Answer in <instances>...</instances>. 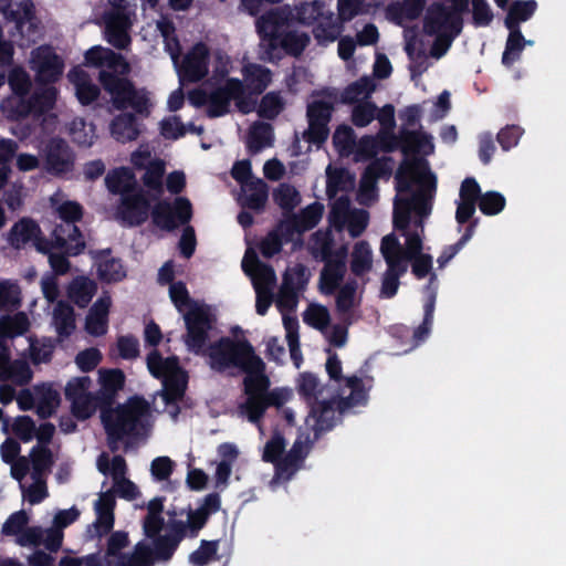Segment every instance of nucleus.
Returning a JSON list of instances; mask_svg holds the SVG:
<instances>
[{
  "mask_svg": "<svg viewBox=\"0 0 566 566\" xmlns=\"http://www.w3.org/2000/svg\"><path fill=\"white\" fill-rule=\"evenodd\" d=\"M148 408L145 399L135 397L115 408L112 406L99 409L111 450H116L114 444L125 437L138 434V428L143 427L142 419L147 415Z\"/></svg>",
  "mask_w": 566,
  "mask_h": 566,
  "instance_id": "f257e3e1",
  "label": "nucleus"
},
{
  "mask_svg": "<svg viewBox=\"0 0 566 566\" xmlns=\"http://www.w3.org/2000/svg\"><path fill=\"white\" fill-rule=\"evenodd\" d=\"M97 78L117 111L130 107L142 116L150 114V101L145 88L138 90L129 78L109 71L101 70Z\"/></svg>",
  "mask_w": 566,
  "mask_h": 566,
  "instance_id": "f03ea898",
  "label": "nucleus"
},
{
  "mask_svg": "<svg viewBox=\"0 0 566 566\" xmlns=\"http://www.w3.org/2000/svg\"><path fill=\"white\" fill-rule=\"evenodd\" d=\"M57 90L54 86L38 87L32 94H11L1 103L7 118L12 122L30 116L41 117L54 108Z\"/></svg>",
  "mask_w": 566,
  "mask_h": 566,
  "instance_id": "7ed1b4c3",
  "label": "nucleus"
},
{
  "mask_svg": "<svg viewBox=\"0 0 566 566\" xmlns=\"http://www.w3.org/2000/svg\"><path fill=\"white\" fill-rule=\"evenodd\" d=\"M168 520L165 522L163 515H145L143 520L144 535L151 541V548L167 538L169 556L174 557L180 543L188 538V532L184 523L185 510H177L175 506L166 512Z\"/></svg>",
  "mask_w": 566,
  "mask_h": 566,
  "instance_id": "20e7f679",
  "label": "nucleus"
},
{
  "mask_svg": "<svg viewBox=\"0 0 566 566\" xmlns=\"http://www.w3.org/2000/svg\"><path fill=\"white\" fill-rule=\"evenodd\" d=\"M202 355L209 358L211 369L223 373L232 367L242 370L256 354L248 339L222 336L210 343Z\"/></svg>",
  "mask_w": 566,
  "mask_h": 566,
  "instance_id": "39448f33",
  "label": "nucleus"
},
{
  "mask_svg": "<svg viewBox=\"0 0 566 566\" xmlns=\"http://www.w3.org/2000/svg\"><path fill=\"white\" fill-rule=\"evenodd\" d=\"M186 334L184 342L189 352L200 355L208 346L209 333L216 323L207 305H193L184 314Z\"/></svg>",
  "mask_w": 566,
  "mask_h": 566,
  "instance_id": "423d86ee",
  "label": "nucleus"
},
{
  "mask_svg": "<svg viewBox=\"0 0 566 566\" xmlns=\"http://www.w3.org/2000/svg\"><path fill=\"white\" fill-rule=\"evenodd\" d=\"M150 214L156 227L171 232L189 223L192 218V205L186 197H176L172 202L160 200L153 207Z\"/></svg>",
  "mask_w": 566,
  "mask_h": 566,
  "instance_id": "0eeeda50",
  "label": "nucleus"
},
{
  "mask_svg": "<svg viewBox=\"0 0 566 566\" xmlns=\"http://www.w3.org/2000/svg\"><path fill=\"white\" fill-rule=\"evenodd\" d=\"M30 64L36 73V81L45 85L57 82L64 71L63 59L48 44L32 50Z\"/></svg>",
  "mask_w": 566,
  "mask_h": 566,
  "instance_id": "6e6552de",
  "label": "nucleus"
},
{
  "mask_svg": "<svg viewBox=\"0 0 566 566\" xmlns=\"http://www.w3.org/2000/svg\"><path fill=\"white\" fill-rule=\"evenodd\" d=\"M75 154L61 137L51 138L44 148V169L53 176H62L74 169Z\"/></svg>",
  "mask_w": 566,
  "mask_h": 566,
  "instance_id": "1a4fd4ad",
  "label": "nucleus"
},
{
  "mask_svg": "<svg viewBox=\"0 0 566 566\" xmlns=\"http://www.w3.org/2000/svg\"><path fill=\"white\" fill-rule=\"evenodd\" d=\"M293 19V12L289 7H279L263 13L255 23L256 31L263 41H268L270 51L275 50V41L284 32Z\"/></svg>",
  "mask_w": 566,
  "mask_h": 566,
  "instance_id": "9d476101",
  "label": "nucleus"
},
{
  "mask_svg": "<svg viewBox=\"0 0 566 566\" xmlns=\"http://www.w3.org/2000/svg\"><path fill=\"white\" fill-rule=\"evenodd\" d=\"M150 202L143 189L124 193L117 208V216L127 227H138L147 221Z\"/></svg>",
  "mask_w": 566,
  "mask_h": 566,
  "instance_id": "9b49d317",
  "label": "nucleus"
},
{
  "mask_svg": "<svg viewBox=\"0 0 566 566\" xmlns=\"http://www.w3.org/2000/svg\"><path fill=\"white\" fill-rule=\"evenodd\" d=\"M167 538L159 542L156 548L149 544L138 542L132 554H122L114 566H154L155 563H168L172 557L169 556Z\"/></svg>",
  "mask_w": 566,
  "mask_h": 566,
  "instance_id": "f8f14e48",
  "label": "nucleus"
},
{
  "mask_svg": "<svg viewBox=\"0 0 566 566\" xmlns=\"http://www.w3.org/2000/svg\"><path fill=\"white\" fill-rule=\"evenodd\" d=\"M210 51L206 43H196L184 56L180 76L189 83L203 80L209 73Z\"/></svg>",
  "mask_w": 566,
  "mask_h": 566,
  "instance_id": "ddd939ff",
  "label": "nucleus"
},
{
  "mask_svg": "<svg viewBox=\"0 0 566 566\" xmlns=\"http://www.w3.org/2000/svg\"><path fill=\"white\" fill-rule=\"evenodd\" d=\"M221 506L220 495L216 492L207 494L197 509L189 505L185 510L184 523L188 532V538H196L207 525L210 516L217 513Z\"/></svg>",
  "mask_w": 566,
  "mask_h": 566,
  "instance_id": "4468645a",
  "label": "nucleus"
},
{
  "mask_svg": "<svg viewBox=\"0 0 566 566\" xmlns=\"http://www.w3.org/2000/svg\"><path fill=\"white\" fill-rule=\"evenodd\" d=\"M244 93L243 82L237 77H229L224 84L209 93V106L207 115L210 118L224 116L230 111V103L233 97Z\"/></svg>",
  "mask_w": 566,
  "mask_h": 566,
  "instance_id": "2eb2a0df",
  "label": "nucleus"
},
{
  "mask_svg": "<svg viewBox=\"0 0 566 566\" xmlns=\"http://www.w3.org/2000/svg\"><path fill=\"white\" fill-rule=\"evenodd\" d=\"M115 505V494L112 490L101 493L94 504L96 520L87 530L92 533L91 538H101L113 530Z\"/></svg>",
  "mask_w": 566,
  "mask_h": 566,
  "instance_id": "dca6fc26",
  "label": "nucleus"
},
{
  "mask_svg": "<svg viewBox=\"0 0 566 566\" xmlns=\"http://www.w3.org/2000/svg\"><path fill=\"white\" fill-rule=\"evenodd\" d=\"M453 21L454 17L449 10V7L441 2H433L427 9V13L423 19V31L430 36H433L439 32L449 31H453V35H460L463 28L461 25L455 28Z\"/></svg>",
  "mask_w": 566,
  "mask_h": 566,
  "instance_id": "f3484780",
  "label": "nucleus"
},
{
  "mask_svg": "<svg viewBox=\"0 0 566 566\" xmlns=\"http://www.w3.org/2000/svg\"><path fill=\"white\" fill-rule=\"evenodd\" d=\"M85 65L94 67H106V71L125 76L129 72V64L120 53L103 48L93 46L85 52Z\"/></svg>",
  "mask_w": 566,
  "mask_h": 566,
  "instance_id": "a211bd4d",
  "label": "nucleus"
},
{
  "mask_svg": "<svg viewBox=\"0 0 566 566\" xmlns=\"http://www.w3.org/2000/svg\"><path fill=\"white\" fill-rule=\"evenodd\" d=\"M312 443L313 441H310L308 437L306 438V442L297 438L290 451L282 455L280 462L276 463L275 478L281 481H290L302 468Z\"/></svg>",
  "mask_w": 566,
  "mask_h": 566,
  "instance_id": "6ab92c4d",
  "label": "nucleus"
},
{
  "mask_svg": "<svg viewBox=\"0 0 566 566\" xmlns=\"http://www.w3.org/2000/svg\"><path fill=\"white\" fill-rule=\"evenodd\" d=\"M243 392L247 397L263 398L270 388V379L265 375V364L258 355L252 357L249 364L242 369Z\"/></svg>",
  "mask_w": 566,
  "mask_h": 566,
  "instance_id": "aec40b11",
  "label": "nucleus"
},
{
  "mask_svg": "<svg viewBox=\"0 0 566 566\" xmlns=\"http://www.w3.org/2000/svg\"><path fill=\"white\" fill-rule=\"evenodd\" d=\"M112 249L90 250L88 254L97 269V276L102 282L115 283L126 277V271L120 259L111 258Z\"/></svg>",
  "mask_w": 566,
  "mask_h": 566,
  "instance_id": "412c9836",
  "label": "nucleus"
},
{
  "mask_svg": "<svg viewBox=\"0 0 566 566\" xmlns=\"http://www.w3.org/2000/svg\"><path fill=\"white\" fill-rule=\"evenodd\" d=\"M56 217L61 220V223L55 227H61L64 230V235L69 240H85L81 229L77 227V222L82 220L84 209L77 201L66 200L57 205L54 208Z\"/></svg>",
  "mask_w": 566,
  "mask_h": 566,
  "instance_id": "4be33fe9",
  "label": "nucleus"
},
{
  "mask_svg": "<svg viewBox=\"0 0 566 566\" xmlns=\"http://www.w3.org/2000/svg\"><path fill=\"white\" fill-rule=\"evenodd\" d=\"M310 406L308 419L313 420L312 430L314 440H318L324 432L332 430L336 424L337 402L334 400H317Z\"/></svg>",
  "mask_w": 566,
  "mask_h": 566,
  "instance_id": "5701e85b",
  "label": "nucleus"
},
{
  "mask_svg": "<svg viewBox=\"0 0 566 566\" xmlns=\"http://www.w3.org/2000/svg\"><path fill=\"white\" fill-rule=\"evenodd\" d=\"M99 384L101 388L97 391V402L99 409L112 407L116 400L117 394L124 388L125 374L122 369H99Z\"/></svg>",
  "mask_w": 566,
  "mask_h": 566,
  "instance_id": "b1692460",
  "label": "nucleus"
},
{
  "mask_svg": "<svg viewBox=\"0 0 566 566\" xmlns=\"http://www.w3.org/2000/svg\"><path fill=\"white\" fill-rule=\"evenodd\" d=\"M112 305L111 296L101 295L88 311L85 319V331L95 337L103 336L108 328V313Z\"/></svg>",
  "mask_w": 566,
  "mask_h": 566,
  "instance_id": "393cba45",
  "label": "nucleus"
},
{
  "mask_svg": "<svg viewBox=\"0 0 566 566\" xmlns=\"http://www.w3.org/2000/svg\"><path fill=\"white\" fill-rule=\"evenodd\" d=\"M244 91L252 95H261L272 82V71L258 63L249 62L242 66Z\"/></svg>",
  "mask_w": 566,
  "mask_h": 566,
  "instance_id": "a878e982",
  "label": "nucleus"
},
{
  "mask_svg": "<svg viewBox=\"0 0 566 566\" xmlns=\"http://www.w3.org/2000/svg\"><path fill=\"white\" fill-rule=\"evenodd\" d=\"M69 80L75 87L77 101L83 106L92 105L101 95L98 85L92 82L87 72L82 69L74 67L69 72Z\"/></svg>",
  "mask_w": 566,
  "mask_h": 566,
  "instance_id": "bb28decb",
  "label": "nucleus"
},
{
  "mask_svg": "<svg viewBox=\"0 0 566 566\" xmlns=\"http://www.w3.org/2000/svg\"><path fill=\"white\" fill-rule=\"evenodd\" d=\"M241 190L242 195L238 200L242 208L256 212L264 210L269 198V187L264 180L259 178L250 181Z\"/></svg>",
  "mask_w": 566,
  "mask_h": 566,
  "instance_id": "cd10ccee",
  "label": "nucleus"
},
{
  "mask_svg": "<svg viewBox=\"0 0 566 566\" xmlns=\"http://www.w3.org/2000/svg\"><path fill=\"white\" fill-rule=\"evenodd\" d=\"M85 240H66V247L57 248L49 255V263L56 275H64L70 271L69 256H77L85 251Z\"/></svg>",
  "mask_w": 566,
  "mask_h": 566,
  "instance_id": "c85d7f7f",
  "label": "nucleus"
},
{
  "mask_svg": "<svg viewBox=\"0 0 566 566\" xmlns=\"http://www.w3.org/2000/svg\"><path fill=\"white\" fill-rule=\"evenodd\" d=\"M390 140L392 144L385 146L384 149L391 151L395 149L396 144H398L405 155L416 153L426 146L433 147L431 137L419 130L401 129L399 138L391 134Z\"/></svg>",
  "mask_w": 566,
  "mask_h": 566,
  "instance_id": "c756f323",
  "label": "nucleus"
},
{
  "mask_svg": "<svg viewBox=\"0 0 566 566\" xmlns=\"http://www.w3.org/2000/svg\"><path fill=\"white\" fill-rule=\"evenodd\" d=\"M163 400L168 406L174 405L175 409L171 415L176 419L180 412V408L177 403L184 398L187 388V378L185 373L180 369V371H176V374H170L168 377L163 379Z\"/></svg>",
  "mask_w": 566,
  "mask_h": 566,
  "instance_id": "7c9ffc66",
  "label": "nucleus"
},
{
  "mask_svg": "<svg viewBox=\"0 0 566 566\" xmlns=\"http://www.w3.org/2000/svg\"><path fill=\"white\" fill-rule=\"evenodd\" d=\"M112 136L119 143L133 142L140 135L137 117L133 113L115 116L109 125Z\"/></svg>",
  "mask_w": 566,
  "mask_h": 566,
  "instance_id": "2f4dec72",
  "label": "nucleus"
},
{
  "mask_svg": "<svg viewBox=\"0 0 566 566\" xmlns=\"http://www.w3.org/2000/svg\"><path fill=\"white\" fill-rule=\"evenodd\" d=\"M38 234H41L40 226L31 218H22L11 227L7 241L13 249L20 250L33 242Z\"/></svg>",
  "mask_w": 566,
  "mask_h": 566,
  "instance_id": "473e14b6",
  "label": "nucleus"
},
{
  "mask_svg": "<svg viewBox=\"0 0 566 566\" xmlns=\"http://www.w3.org/2000/svg\"><path fill=\"white\" fill-rule=\"evenodd\" d=\"M436 191V176L428 171L424 179L420 180V189L408 197L411 200V209L420 217H427L431 212V199Z\"/></svg>",
  "mask_w": 566,
  "mask_h": 566,
  "instance_id": "72a5a7b5",
  "label": "nucleus"
},
{
  "mask_svg": "<svg viewBox=\"0 0 566 566\" xmlns=\"http://www.w3.org/2000/svg\"><path fill=\"white\" fill-rule=\"evenodd\" d=\"M345 386L350 390V392L346 397L338 398L337 409L339 415L354 407L365 406L368 401V392L361 378L358 376L347 377L345 378Z\"/></svg>",
  "mask_w": 566,
  "mask_h": 566,
  "instance_id": "f704fd0d",
  "label": "nucleus"
},
{
  "mask_svg": "<svg viewBox=\"0 0 566 566\" xmlns=\"http://www.w3.org/2000/svg\"><path fill=\"white\" fill-rule=\"evenodd\" d=\"M105 185L111 193L124 197V193H129L135 190V175L128 167L114 168L107 172Z\"/></svg>",
  "mask_w": 566,
  "mask_h": 566,
  "instance_id": "c9c22d12",
  "label": "nucleus"
},
{
  "mask_svg": "<svg viewBox=\"0 0 566 566\" xmlns=\"http://www.w3.org/2000/svg\"><path fill=\"white\" fill-rule=\"evenodd\" d=\"M346 273V265L327 260L319 275V291L325 295H333L339 287Z\"/></svg>",
  "mask_w": 566,
  "mask_h": 566,
  "instance_id": "e433bc0d",
  "label": "nucleus"
},
{
  "mask_svg": "<svg viewBox=\"0 0 566 566\" xmlns=\"http://www.w3.org/2000/svg\"><path fill=\"white\" fill-rule=\"evenodd\" d=\"M147 367L151 376L161 380L170 374L180 371L178 357L170 356L164 358L157 349H154L147 355Z\"/></svg>",
  "mask_w": 566,
  "mask_h": 566,
  "instance_id": "4c0bfd02",
  "label": "nucleus"
},
{
  "mask_svg": "<svg viewBox=\"0 0 566 566\" xmlns=\"http://www.w3.org/2000/svg\"><path fill=\"white\" fill-rule=\"evenodd\" d=\"M273 126L265 122H255L248 135L247 146L250 153L256 154L265 147L273 145Z\"/></svg>",
  "mask_w": 566,
  "mask_h": 566,
  "instance_id": "58836bf2",
  "label": "nucleus"
},
{
  "mask_svg": "<svg viewBox=\"0 0 566 566\" xmlns=\"http://www.w3.org/2000/svg\"><path fill=\"white\" fill-rule=\"evenodd\" d=\"M38 397L36 413L41 419L50 418L60 406V394L49 384L35 387Z\"/></svg>",
  "mask_w": 566,
  "mask_h": 566,
  "instance_id": "ea45409f",
  "label": "nucleus"
},
{
  "mask_svg": "<svg viewBox=\"0 0 566 566\" xmlns=\"http://www.w3.org/2000/svg\"><path fill=\"white\" fill-rule=\"evenodd\" d=\"M53 324L60 339L70 337L76 327L74 308L65 302H59L53 312Z\"/></svg>",
  "mask_w": 566,
  "mask_h": 566,
  "instance_id": "a19ab883",
  "label": "nucleus"
},
{
  "mask_svg": "<svg viewBox=\"0 0 566 566\" xmlns=\"http://www.w3.org/2000/svg\"><path fill=\"white\" fill-rule=\"evenodd\" d=\"M376 88V84L373 78L363 76L350 84H348L340 93V103L352 105L359 103V99L369 98Z\"/></svg>",
  "mask_w": 566,
  "mask_h": 566,
  "instance_id": "79ce46f5",
  "label": "nucleus"
},
{
  "mask_svg": "<svg viewBox=\"0 0 566 566\" xmlns=\"http://www.w3.org/2000/svg\"><path fill=\"white\" fill-rule=\"evenodd\" d=\"M537 9L535 0H515L509 8L507 14L504 19V24L507 29L520 28L521 22L530 20Z\"/></svg>",
  "mask_w": 566,
  "mask_h": 566,
  "instance_id": "37998d69",
  "label": "nucleus"
},
{
  "mask_svg": "<svg viewBox=\"0 0 566 566\" xmlns=\"http://www.w3.org/2000/svg\"><path fill=\"white\" fill-rule=\"evenodd\" d=\"M329 10H326V3L323 0H313L310 2H301L295 6V19L298 23L304 25H314L318 22Z\"/></svg>",
  "mask_w": 566,
  "mask_h": 566,
  "instance_id": "c03bdc74",
  "label": "nucleus"
},
{
  "mask_svg": "<svg viewBox=\"0 0 566 566\" xmlns=\"http://www.w3.org/2000/svg\"><path fill=\"white\" fill-rule=\"evenodd\" d=\"M310 35L305 32L284 31L275 41V50L282 48L292 56H300L310 44Z\"/></svg>",
  "mask_w": 566,
  "mask_h": 566,
  "instance_id": "a18cd8bd",
  "label": "nucleus"
},
{
  "mask_svg": "<svg viewBox=\"0 0 566 566\" xmlns=\"http://www.w3.org/2000/svg\"><path fill=\"white\" fill-rule=\"evenodd\" d=\"M29 327V318L23 312H18L13 316L2 315L0 317V338L7 339L23 335Z\"/></svg>",
  "mask_w": 566,
  "mask_h": 566,
  "instance_id": "49530a36",
  "label": "nucleus"
},
{
  "mask_svg": "<svg viewBox=\"0 0 566 566\" xmlns=\"http://www.w3.org/2000/svg\"><path fill=\"white\" fill-rule=\"evenodd\" d=\"M373 265L371 250L366 241H359L354 245L350 261V271L356 276L369 272Z\"/></svg>",
  "mask_w": 566,
  "mask_h": 566,
  "instance_id": "de8ad7c7",
  "label": "nucleus"
},
{
  "mask_svg": "<svg viewBox=\"0 0 566 566\" xmlns=\"http://www.w3.org/2000/svg\"><path fill=\"white\" fill-rule=\"evenodd\" d=\"M284 107L285 101L281 93L272 91L262 96L256 113L260 118L273 120L283 112Z\"/></svg>",
  "mask_w": 566,
  "mask_h": 566,
  "instance_id": "09e8293b",
  "label": "nucleus"
},
{
  "mask_svg": "<svg viewBox=\"0 0 566 566\" xmlns=\"http://www.w3.org/2000/svg\"><path fill=\"white\" fill-rule=\"evenodd\" d=\"M297 392L307 405L317 401L318 396L323 392V387L318 377L310 371L300 374L297 380Z\"/></svg>",
  "mask_w": 566,
  "mask_h": 566,
  "instance_id": "8fccbe9b",
  "label": "nucleus"
},
{
  "mask_svg": "<svg viewBox=\"0 0 566 566\" xmlns=\"http://www.w3.org/2000/svg\"><path fill=\"white\" fill-rule=\"evenodd\" d=\"M324 212V206L321 202H313L308 206H306L304 209H302L298 213H292L300 230L303 234L306 231L312 230L315 228Z\"/></svg>",
  "mask_w": 566,
  "mask_h": 566,
  "instance_id": "3c124183",
  "label": "nucleus"
},
{
  "mask_svg": "<svg viewBox=\"0 0 566 566\" xmlns=\"http://www.w3.org/2000/svg\"><path fill=\"white\" fill-rule=\"evenodd\" d=\"M312 32L318 43L334 42L340 33V27L336 23L334 13L329 11L314 24Z\"/></svg>",
  "mask_w": 566,
  "mask_h": 566,
  "instance_id": "603ef678",
  "label": "nucleus"
},
{
  "mask_svg": "<svg viewBox=\"0 0 566 566\" xmlns=\"http://www.w3.org/2000/svg\"><path fill=\"white\" fill-rule=\"evenodd\" d=\"M266 410L263 398L247 397L245 401L238 406L239 415L245 417L260 430H262V419Z\"/></svg>",
  "mask_w": 566,
  "mask_h": 566,
  "instance_id": "864d4df0",
  "label": "nucleus"
},
{
  "mask_svg": "<svg viewBox=\"0 0 566 566\" xmlns=\"http://www.w3.org/2000/svg\"><path fill=\"white\" fill-rule=\"evenodd\" d=\"M509 30L510 34L506 40L505 50L502 54V64L507 67L520 59L525 45V39L520 28Z\"/></svg>",
  "mask_w": 566,
  "mask_h": 566,
  "instance_id": "5fc2aeb1",
  "label": "nucleus"
},
{
  "mask_svg": "<svg viewBox=\"0 0 566 566\" xmlns=\"http://www.w3.org/2000/svg\"><path fill=\"white\" fill-rule=\"evenodd\" d=\"M354 185V176L346 168H327L326 192L329 197L338 191L346 190L348 186Z\"/></svg>",
  "mask_w": 566,
  "mask_h": 566,
  "instance_id": "6e6d98bb",
  "label": "nucleus"
},
{
  "mask_svg": "<svg viewBox=\"0 0 566 566\" xmlns=\"http://www.w3.org/2000/svg\"><path fill=\"white\" fill-rule=\"evenodd\" d=\"M69 238L64 235V230L61 227H54L51 239H48L41 234L34 238L33 244L38 252L46 254L53 253L57 248L66 247V240Z\"/></svg>",
  "mask_w": 566,
  "mask_h": 566,
  "instance_id": "4d7b16f0",
  "label": "nucleus"
},
{
  "mask_svg": "<svg viewBox=\"0 0 566 566\" xmlns=\"http://www.w3.org/2000/svg\"><path fill=\"white\" fill-rule=\"evenodd\" d=\"M294 282H292V274L284 272L282 285L279 292L276 304L280 308L294 310L298 302V292Z\"/></svg>",
  "mask_w": 566,
  "mask_h": 566,
  "instance_id": "13d9d810",
  "label": "nucleus"
},
{
  "mask_svg": "<svg viewBox=\"0 0 566 566\" xmlns=\"http://www.w3.org/2000/svg\"><path fill=\"white\" fill-rule=\"evenodd\" d=\"M97 291V285L90 279L75 281L71 286V296L78 307H86Z\"/></svg>",
  "mask_w": 566,
  "mask_h": 566,
  "instance_id": "bf43d9fd",
  "label": "nucleus"
},
{
  "mask_svg": "<svg viewBox=\"0 0 566 566\" xmlns=\"http://www.w3.org/2000/svg\"><path fill=\"white\" fill-rule=\"evenodd\" d=\"M411 200L397 196L395 198L392 212L394 228L401 232L409 231L408 229L411 220Z\"/></svg>",
  "mask_w": 566,
  "mask_h": 566,
  "instance_id": "052dcab7",
  "label": "nucleus"
},
{
  "mask_svg": "<svg viewBox=\"0 0 566 566\" xmlns=\"http://www.w3.org/2000/svg\"><path fill=\"white\" fill-rule=\"evenodd\" d=\"M273 200L285 212H292L301 199L295 187L281 184L273 192Z\"/></svg>",
  "mask_w": 566,
  "mask_h": 566,
  "instance_id": "680f3d73",
  "label": "nucleus"
},
{
  "mask_svg": "<svg viewBox=\"0 0 566 566\" xmlns=\"http://www.w3.org/2000/svg\"><path fill=\"white\" fill-rule=\"evenodd\" d=\"M336 295V311L344 318H349L350 311L354 306L355 294L357 290L356 281H348L342 287H338Z\"/></svg>",
  "mask_w": 566,
  "mask_h": 566,
  "instance_id": "e2e57ef3",
  "label": "nucleus"
},
{
  "mask_svg": "<svg viewBox=\"0 0 566 566\" xmlns=\"http://www.w3.org/2000/svg\"><path fill=\"white\" fill-rule=\"evenodd\" d=\"M33 476H39L53 465V453L48 446H34L30 452Z\"/></svg>",
  "mask_w": 566,
  "mask_h": 566,
  "instance_id": "0e129e2a",
  "label": "nucleus"
},
{
  "mask_svg": "<svg viewBox=\"0 0 566 566\" xmlns=\"http://www.w3.org/2000/svg\"><path fill=\"white\" fill-rule=\"evenodd\" d=\"M97 408H99V402H97V394H88L84 397H77V399L71 401L72 415L77 420H86L91 418Z\"/></svg>",
  "mask_w": 566,
  "mask_h": 566,
  "instance_id": "69168bd1",
  "label": "nucleus"
},
{
  "mask_svg": "<svg viewBox=\"0 0 566 566\" xmlns=\"http://www.w3.org/2000/svg\"><path fill=\"white\" fill-rule=\"evenodd\" d=\"M7 81L11 94H31V77L22 66L12 67L8 74Z\"/></svg>",
  "mask_w": 566,
  "mask_h": 566,
  "instance_id": "338daca9",
  "label": "nucleus"
},
{
  "mask_svg": "<svg viewBox=\"0 0 566 566\" xmlns=\"http://www.w3.org/2000/svg\"><path fill=\"white\" fill-rule=\"evenodd\" d=\"M218 549V539H202L200 546L189 555V563L193 566H205L216 557Z\"/></svg>",
  "mask_w": 566,
  "mask_h": 566,
  "instance_id": "774afa93",
  "label": "nucleus"
}]
</instances>
